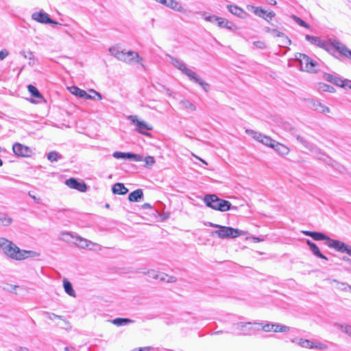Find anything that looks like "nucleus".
<instances>
[{
  "label": "nucleus",
  "instance_id": "1",
  "mask_svg": "<svg viewBox=\"0 0 351 351\" xmlns=\"http://www.w3.org/2000/svg\"><path fill=\"white\" fill-rule=\"evenodd\" d=\"M0 249L7 256L16 261H22L27 258H34L39 256V254L35 251L21 250L13 242L4 237H0Z\"/></svg>",
  "mask_w": 351,
  "mask_h": 351
},
{
  "label": "nucleus",
  "instance_id": "2",
  "mask_svg": "<svg viewBox=\"0 0 351 351\" xmlns=\"http://www.w3.org/2000/svg\"><path fill=\"white\" fill-rule=\"evenodd\" d=\"M305 38L306 40L310 42L311 44L326 49L327 51H330L332 49H336L341 55L348 58L351 60V50H350L344 44L341 43L339 40L336 39H330V44L327 42L322 40L320 38L306 35Z\"/></svg>",
  "mask_w": 351,
  "mask_h": 351
},
{
  "label": "nucleus",
  "instance_id": "3",
  "mask_svg": "<svg viewBox=\"0 0 351 351\" xmlns=\"http://www.w3.org/2000/svg\"><path fill=\"white\" fill-rule=\"evenodd\" d=\"M204 202L208 207L221 212L230 210L232 206L229 201L221 199L215 194L206 195Z\"/></svg>",
  "mask_w": 351,
  "mask_h": 351
},
{
  "label": "nucleus",
  "instance_id": "4",
  "mask_svg": "<svg viewBox=\"0 0 351 351\" xmlns=\"http://www.w3.org/2000/svg\"><path fill=\"white\" fill-rule=\"evenodd\" d=\"M241 230L232 227L221 226L219 229L210 232V236L217 234L220 239H234L241 235Z\"/></svg>",
  "mask_w": 351,
  "mask_h": 351
},
{
  "label": "nucleus",
  "instance_id": "5",
  "mask_svg": "<svg viewBox=\"0 0 351 351\" xmlns=\"http://www.w3.org/2000/svg\"><path fill=\"white\" fill-rule=\"evenodd\" d=\"M252 322H240L233 324V330L236 331V335H251L256 330L259 328H255L252 325Z\"/></svg>",
  "mask_w": 351,
  "mask_h": 351
},
{
  "label": "nucleus",
  "instance_id": "6",
  "mask_svg": "<svg viewBox=\"0 0 351 351\" xmlns=\"http://www.w3.org/2000/svg\"><path fill=\"white\" fill-rule=\"evenodd\" d=\"M298 143H300L304 146V147L311 151L318 160H322V159H324L326 154L322 152L319 148L308 142L305 138L298 137Z\"/></svg>",
  "mask_w": 351,
  "mask_h": 351
},
{
  "label": "nucleus",
  "instance_id": "7",
  "mask_svg": "<svg viewBox=\"0 0 351 351\" xmlns=\"http://www.w3.org/2000/svg\"><path fill=\"white\" fill-rule=\"evenodd\" d=\"M325 243L328 247L334 248L337 252L346 253L351 256V245L339 240H335L332 239H329V241H326Z\"/></svg>",
  "mask_w": 351,
  "mask_h": 351
},
{
  "label": "nucleus",
  "instance_id": "8",
  "mask_svg": "<svg viewBox=\"0 0 351 351\" xmlns=\"http://www.w3.org/2000/svg\"><path fill=\"white\" fill-rule=\"evenodd\" d=\"M246 133L252 136L253 138L256 139L258 142H261L263 145H265L270 147H273L274 144L276 141L274 139L271 138L270 137L265 136L252 130H246Z\"/></svg>",
  "mask_w": 351,
  "mask_h": 351
},
{
  "label": "nucleus",
  "instance_id": "9",
  "mask_svg": "<svg viewBox=\"0 0 351 351\" xmlns=\"http://www.w3.org/2000/svg\"><path fill=\"white\" fill-rule=\"evenodd\" d=\"M128 119L131 121L132 123H134L136 127V131L141 134L148 135L149 134L144 130H152V127L148 125L144 121H140L138 119L137 116L136 115H130L128 117Z\"/></svg>",
  "mask_w": 351,
  "mask_h": 351
},
{
  "label": "nucleus",
  "instance_id": "10",
  "mask_svg": "<svg viewBox=\"0 0 351 351\" xmlns=\"http://www.w3.org/2000/svg\"><path fill=\"white\" fill-rule=\"evenodd\" d=\"M112 156L117 159H128L136 162L143 160L142 156L131 152H114L112 154Z\"/></svg>",
  "mask_w": 351,
  "mask_h": 351
},
{
  "label": "nucleus",
  "instance_id": "11",
  "mask_svg": "<svg viewBox=\"0 0 351 351\" xmlns=\"http://www.w3.org/2000/svg\"><path fill=\"white\" fill-rule=\"evenodd\" d=\"M135 58H137V62L142 60V58H139L138 53L132 51L128 52L121 51L120 53H118V60L125 62H130Z\"/></svg>",
  "mask_w": 351,
  "mask_h": 351
},
{
  "label": "nucleus",
  "instance_id": "12",
  "mask_svg": "<svg viewBox=\"0 0 351 351\" xmlns=\"http://www.w3.org/2000/svg\"><path fill=\"white\" fill-rule=\"evenodd\" d=\"M65 184L69 188L76 189L80 192H85L87 190V186L84 182H79L74 178L66 180Z\"/></svg>",
  "mask_w": 351,
  "mask_h": 351
},
{
  "label": "nucleus",
  "instance_id": "13",
  "mask_svg": "<svg viewBox=\"0 0 351 351\" xmlns=\"http://www.w3.org/2000/svg\"><path fill=\"white\" fill-rule=\"evenodd\" d=\"M12 149L14 153L19 156L27 157L29 156L31 154L29 147L18 143L13 145Z\"/></svg>",
  "mask_w": 351,
  "mask_h": 351
},
{
  "label": "nucleus",
  "instance_id": "14",
  "mask_svg": "<svg viewBox=\"0 0 351 351\" xmlns=\"http://www.w3.org/2000/svg\"><path fill=\"white\" fill-rule=\"evenodd\" d=\"M32 19L43 24L52 22V19L49 17V15L43 11L34 12L32 14Z\"/></svg>",
  "mask_w": 351,
  "mask_h": 351
},
{
  "label": "nucleus",
  "instance_id": "15",
  "mask_svg": "<svg viewBox=\"0 0 351 351\" xmlns=\"http://www.w3.org/2000/svg\"><path fill=\"white\" fill-rule=\"evenodd\" d=\"M75 240L77 242V243H75L79 247L82 249H86L88 248L90 250H92V247L90 245H97V244L86 239L84 238H82L80 236L75 235Z\"/></svg>",
  "mask_w": 351,
  "mask_h": 351
},
{
  "label": "nucleus",
  "instance_id": "16",
  "mask_svg": "<svg viewBox=\"0 0 351 351\" xmlns=\"http://www.w3.org/2000/svg\"><path fill=\"white\" fill-rule=\"evenodd\" d=\"M280 126L285 131L289 132L293 137L295 138L298 141V137H302L300 135L298 130L295 129L292 125L287 121H282Z\"/></svg>",
  "mask_w": 351,
  "mask_h": 351
},
{
  "label": "nucleus",
  "instance_id": "17",
  "mask_svg": "<svg viewBox=\"0 0 351 351\" xmlns=\"http://www.w3.org/2000/svg\"><path fill=\"white\" fill-rule=\"evenodd\" d=\"M306 243L307 245H308L311 251L312 252V253L317 257L319 258H322V259H324V260H328L327 257L326 256H324L319 250L318 246L313 242H312L311 241L307 239L306 240Z\"/></svg>",
  "mask_w": 351,
  "mask_h": 351
},
{
  "label": "nucleus",
  "instance_id": "18",
  "mask_svg": "<svg viewBox=\"0 0 351 351\" xmlns=\"http://www.w3.org/2000/svg\"><path fill=\"white\" fill-rule=\"evenodd\" d=\"M227 8L230 12L239 18L243 19L247 15V13L237 5H228Z\"/></svg>",
  "mask_w": 351,
  "mask_h": 351
},
{
  "label": "nucleus",
  "instance_id": "19",
  "mask_svg": "<svg viewBox=\"0 0 351 351\" xmlns=\"http://www.w3.org/2000/svg\"><path fill=\"white\" fill-rule=\"evenodd\" d=\"M324 79L336 86L341 87V84H343L344 80L339 77L338 75H335L329 73H325Z\"/></svg>",
  "mask_w": 351,
  "mask_h": 351
},
{
  "label": "nucleus",
  "instance_id": "20",
  "mask_svg": "<svg viewBox=\"0 0 351 351\" xmlns=\"http://www.w3.org/2000/svg\"><path fill=\"white\" fill-rule=\"evenodd\" d=\"M309 57L304 53H298L295 56V59L300 62V69L302 71H306V69L308 66Z\"/></svg>",
  "mask_w": 351,
  "mask_h": 351
},
{
  "label": "nucleus",
  "instance_id": "21",
  "mask_svg": "<svg viewBox=\"0 0 351 351\" xmlns=\"http://www.w3.org/2000/svg\"><path fill=\"white\" fill-rule=\"evenodd\" d=\"M160 3L176 11H181L182 7L175 0H160Z\"/></svg>",
  "mask_w": 351,
  "mask_h": 351
},
{
  "label": "nucleus",
  "instance_id": "22",
  "mask_svg": "<svg viewBox=\"0 0 351 351\" xmlns=\"http://www.w3.org/2000/svg\"><path fill=\"white\" fill-rule=\"evenodd\" d=\"M112 191L114 194L125 195L128 192V189L124 186L123 183L117 182L112 187Z\"/></svg>",
  "mask_w": 351,
  "mask_h": 351
},
{
  "label": "nucleus",
  "instance_id": "23",
  "mask_svg": "<svg viewBox=\"0 0 351 351\" xmlns=\"http://www.w3.org/2000/svg\"><path fill=\"white\" fill-rule=\"evenodd\" d=\"M143 198V193L142 189H136L130 193L128 199L130 202H140Z\"/></svg>",
  "mask_w": 351,
  "mask_h": 351
},
{
  "label": "nucleus",
  "instance_id": "24",
  "mask_svg": "<svg viewBox=\"0 0 351 351\" xmlns=\"http://www.w3.org/2000/svg\"><path fill=\"white\" fill-rule=\"evenodd\" d=\"M170 62L178 69L180 70L182 72L184 71L186 68L185 63L181 60L174 58L171 56H169Z\"/></svg>",
  "mask_w": 351,
  "mask_h": 351
},
{
  "label": "nucleus",
  "instance_id": "25",
  "mask_svg": "<svg viewBox=\"0 0 351 351\" xmlns=\"http://www.w3.org/2000/svg\"><path fill=\"white\" fill-rule=\"evenodd\" d=\"M217 25L220 27L227 28L230 30L237 29L236 25L232 24V23L228 21L227 19L220 17V20L217 22Z\"/></svg>",
  "mask_w": 351,
  "mask_h": 351
},
{
  "label": "nucleus",
  "instance_id": "26",
  "mask_svg": "<svg viewBox=\"0 0 351 351\" xmlns=\"http://www.w3.org/2000/svg\"><path fill=\"white\" fill-rule=\"evenodd\" d=\"M272 148L281 155H287L289 152V149L287 146L276 141H275Z\"/></svg>",
  "mask_w": 351,
  "mask_h": 351
},
{
  "label": "nucleus",
  "instance_id": "27",
  "mask_svg": "<svg viewBox=\"0 0 351 351\" xmlns=\"http://www.w3.org/2000/svg\"><path fill=\"white\" fill-rule=\"evenodd\" d=\"M111 322L117 326H125L129 324L133 323L134 320L128 319V318H122V317H117L111 321Z\"/></svg>",
  "mask_w": 351,
  "mask_h": 351
},
{
  "label": "nucleus",
  "instance_id": "28",
  "mask_svg": "<svg viewBox=\"0 0 351 351\" xmlns=\"http://www.w3.org/2000/svg\"><path fill=\"white\" fill-rule=\"evenodd\" d=\"M69 90L73 95L77 96L80 98L85 99L86 96V92L85 90L80 89V88L75 86L70 87Z\"/></svg>",
  "mask_w": 351,
  "mask_h": 351
},
{
  "label": "nucleus",
  "instance_id": "29",
  "mask_svg": "<svg viewBox=\"0 0 351 351\" xmlns=\"http://www.w3.org/2000/svg\"><path fill=\"white\" fill-rule=\"evenodd\" d=\"M63 286H64L65 292L68 295H69L70 296H73V297L75 296V292L73 289L72 284L69 280H67L66 279H64L63 280Z\"/></svg>",
  "mask_w": 351,
  "mask_h": 351
},
{
  "label": "nucleus",
  "instance_id": "30",
  "mask_svg": "<svg viewBox=\"0 0 351 351\" xmlns=\"http://www.w3.org/2000/svg\"><path fill=\"white\" fill-rule=\"evenodd\" d=\"M28 91L31 93L32 96L41 100H44L43 97L38 90L36 87L34 86L29 84L27 86Z\"/></svg>",
  "mask_w": 351,
  "mask_h": 351
},
{
  "label": "nucleus",
  "instance_id": "31",
  "mask_svg": "<svg viewBox=\"0 0 351 351\" xmlns=\"http://www.w3.org/2000/svg\"><path fill=\"white\" fill-rule=\"evenodd\" d=\"M317 90L319 93L323 92H329V93H334L335 91V89L334 87L328 85L324 83H319L317 86Z\"/></svg>",
  "mask_w": 351,
  "mask_h": 351
},
{
  "label": "nucleus",
  "instance_id": "32",
  "mask_svg": "<svg viewBox=\"0 0 351 351\" xmlns=\"http://www.w3.org/2000/svg\"><path fill=\"white\" fill-rule=\"evenodd\" d=\"M12 222V219L5 213H0V225L4 226H10Z\"/></svg>",
  "mask_w": 351,
  "mask_h": 351
},
{
  "label": "nucleus",
  "instance_id": "33",
  "mask_svg": "<svg viewBox=\"0 0 351 351\" xmlns=\"http://www.w3.org/2000/svg\"><path fill=\"white\" fill-rule=\"evenodd\" d=\"M311 238L315 241L326 240V241H329V239H330L326 234L319 232H314L313 235H311Z\"/></svg>",
  "mask_w": 351,
  "mask_h": 351
},
{
  "label": "nucleus",
  "instance_id": "34",
  "mask_svg": "<svg viewBox=\"0 0 351 351\" xmlns=\"http://www.w3.org/2000/svg\"><path fill=\"white\" fill-rule=\"evenodd\" d=\"M90 93L91 94L86 93V99L101 100L102 99L101 95L96 90L91 89L90 90Z\"/></svg>",
  "mask_w": 351,
  "mask_h": 351
},
{
  "label": "nucleus",
  "instance_id": "35",
  "mask_svg": "<svg viewBox=\"0 0 351 351\" xmlns=\"http://www.w3.org/2000/svg\"><path fill=\"white\" fill-rule=\"evenodd\" d=\"M313 107L315 110L319 111L322 113H328L330 112V108L319 102H314Z\"/></svg>",
  "mask_w": 351,
  "mask_h": 351
},
{
  "label": "nucleus",
  "instance_id": "36",
  "mask_svg": "<svg viewBox=\"0 0 351 351\" xmlns=\"http://www.w3.org/2000/svg\"><path fill=\"white\" fill-rule=\"evenodd\" d=\"M322 161H324L326 164H327L329 166L332 167L335 169H338L339 167V165L332 158L329 157L328 156L326 155L324 156V159H322Z\"/></svg>",
  "mask_w": 351,
  "mask_h": 351
},
{
  "label": "nucleus",
  "instance_id": "37",
  "mask_svg": "<svg viewBox=\"0 0 351 351\" xmlns=\"http://www.w3.org/2000/svg\"><path fill=\"white\" fill-rule=\"evenodd\" d=\"M332 282L337 284L336 288L337 289H339V290H341L343 291H346L348 290L349 284H348L346 282H339L335 279L331 280L330 284H332Z\"/></svg>",
  "mask_w": 351,
  "mask_h": 351
},
{
  "label": "nucleus",
  "instance_id": "38",
  "mask_svg": "<svg viewBox=\"0 0 351 351\" xmlns=\"http://www.w3.org/2000/svg\"><path fill=\"white\" fill-rule=\"evenodd\" d=\"M182 73L184 74H185L186 75H187L191 80H193L195 82L196 81V79H198V77H199V76L196 74L195 72L188 69L187 67L184 69V71Z\"/></svg>",
  "mask_w": 351,
  "mask_h": 351
},
{
  "label": "nucleus",
  "instance_id": "39",
  "mask_svg": "<svg viewBox=\"0 0 351 351\" xmlns=\"http://www.w3.org/2000/svg\"><path fill=\"white\" fill-rule=\"evenodd\" d=\"M298 344L302 348L312 349L313 341L308 339H300Z\"/></svg>",
  "mask_w": 351,
  "mask_h": 351
},
{
  "label": "nucleus",
  "instance_id": "40",
  "mask_svg": "<svg viewBox=\"0 0 351 351\" xmlns=\"http://www.w3.org/2000/svg\"><path fill=\"white\" fill-rule=\"evenodd\" d=\"M180 104L184 108L190 110L191 111H195L196 110L195 106L187 99L182 100Z\"/></svg>",
  "mask_w": 351,
  "mask_h": 351
},
{
  "label": "nucleus",
  "instance_id": "41",
  "mask_svg": "<svg viewBox=\"0 0 351 351\" xmlns=\"http://www.w3.org/2000/svg\"><path fill=\"white\" fill-rule=\"evenodd\" d=\"M317 66V61L313 60L309 58L306 71L307 72H316V71H317L316 66Z\"/></svg>",
  "mask_w": 351,
  "mask_h": 351
},
{
  "label": "nucleus",
  "instance_id": "42",
  "mask_svg": "<svg viewBox=\"0 0 351 351\" xmlns=\"http://www.w3.org/2000/svg\"><path fill=\"white\" fill-rule=\"evenodd\" d=\"M61 158V156L55 151L51 152L47 154V159L51 162H56Z\"/></svg>",
  "mask_w": 351,
  "mask_h": 351
},
{
  "label": "nucleus",
  "instance_id": "43",
  "mask_svg": "<svg viewBox=\"0 0 351 351\" xmlns=\"http://www.w3.org/2000/svg\"><path fill=\"white\" fill-rule=\"evenodd\" d=\"M267 32H271L274 36L276 37H285L286 40H287V43H291V40L285 36V34L278 31L277 29L267 28Z\"/></svg>",
  "mask_w": 351,
  "mask_h": 351
},
{
  "label": "nucleus",
  "instance_id": "44",
  "mask_svg": "<svg viewBox=\"0 0 351 351\" xmlns=\"http://www.w3.org/2000/svg\"><path fill=\"white\" fill-rule=\"evenodd\" d=\"M291 18L295 23H297L300 26L306 27V28H309V25L308 23H306L304 21L301 19L300 17H298L295 15H292Z\"/></svg>",
  "mask_w": 351,
  "mask_h": 351
},
{
  "label": "nucleus",
  "instance_id": "45",
  "mask_svg": "<svg viewBox=\"0 0 351 351\" xmlns=\"http://www.w3.org/2000/svg\"><path fill=\"white\" fill-rule=\"evenodd\" d=\"M254 325H259L262 326L263 330L265 332H270L272 331L273 329V324H263V323H258V322H254Z\"/></svg>",
  "mask_w": 351,
  "mask_h": 351
},
{
  "label": "nucleus",
  "instance_id": "46",
  "mask_svg": "<svg viewBox=\"0 0 351 351\" xmlns=\"http://www.w3.org/2000/svg\"><path fill=\"white\" fill-rule=\"evenodd\" d=\"M20 53L25 58L29 60V64L32 65V60L34 59V56L32 51H21Z\"/></svg>",
  "mask_w": 351,
  "mask_h": 351
},
{
  "label": "nucleus",
  "instance_id": "47",
  "mask_svg": "<svg viewBox=\"0 0 351 351\" xmlns=\"http://www.w3.org/2000/svg\"><path fill=\"white\" fill-rule=\"evenodd\" d=\"M252 9L254 10V13L256 15H257L260 17L265 18V14L267 13V11L262 9L261 8L254 7V6H252Z\"/></svg>",
  "mask_w": 351,
  "mask_h": 351
},
{
  "label": "nucleus",
  "instance_id": "48",
  "mask_svg": "<svg viewBox=\"0 0 351 351\" xmlns=\"http://www.w3.org/2000/svg\"><path fill=\"white\" fill-rule=\"evenodd\" d=\"M338 326L342 332L348 334L351 337V326L348 324H339Z\"/></svg>",
  "mask_w": 351,
  "mask_h": 351
},
{
  "label": "nucleus",
  "instance_id": "49",
  "mask_svg": "<svg viewBox=\"0 0 351 351\" xmlns=\"http://www.w3.org/2000/svg\"><path fill=\"white\" fill-rule=\"evenodd\" d=\"M44 314L47 317L48 319H53L54 318H58V319H60L64 322H66V320L64 319V317L63 316H61V315H58L53 313H50V312H47V311H45L44 312Z\"/></svg>",
  "mask_w": 351,
  "mask_h": 351
},
{
  "label": "nucleus",
  "instance_id": "50",
  "mask_svg": "<svg viewBox=\"0 0 351 351\" xmlns=\"http://www.w3.org/2000/svg\"><path fill=\"white\" fill-rule=\"evenodd\" d=\"M62 237H60V239H62L63 241H65L66 242H69V237L75 238V235H73V234L70 232H62L61 233Z\"/></svg>",
  "mask_w": 351,
  "mask_h": 351
},
{
  "label": "nucleus",
  "instance_id": "51",
  "mask_svg": "<svg viewBox=\"0 0 351 351\" xmlns=\"http://www.w3.org/2000/svg\"><path fill=\"white\" fill-rule=\"evenodd\" d=\"M328 348V346L326 344L322 343H314L313 342L312 349H317V350H326Z\"/></svg>",
  "mask_w": 351,
  "mask_h": 351
},
{
  "label": "nucleus",
  "instance_id": "52",
  "mask_svg": "<svg viewBox=\"0 0 351 351\" xmlns=\"http://www.w3.org/2000/svg\"><path fill=\"white\" fill-rule=\"evenodd\" d=\"M204 19L207 21L211 22V23H217L219 20H220V17L215 16V15H209L206 16L204 17Z\"/></svg>",
  "mask_w": 351,
  "mask_h": 351
},
{
  "label": "nucleus",
  "instance_id": "53",
  "mask_svg": "<svg viewBox=\"0 0 351 351\" xmlns=\"http://www.w3.org/2000/svg\"><path fill=\"white\" fill-rule=\"evenodd\" d=\"M145 165L146 166H152L155 163V160L152 156H147L145 158Z\"/></svg>",
  "mask_w": 351,
  "mask_h": 351
},
{
  "label": "nucleus",
  "instance_id": "54",
  "mask_svg": "<svg viewBox=\"0 0 351 351\" xmlns=\"http://www.w3.org/2000/svg\"><path fill=\"white\" fill-rule=\"evenodd\" d=\"M341 87L346 89H351V81L349 80H344L343 84H341Z\"/></svg>",
  "mask_w": 351,
  "mask_h": 351
},
{
  "label": "nucleus",
  "instance_id": "55",
  "mask_svg": "<svg viewBox=\"0 0 351 351\" xmlns=\"http://www.w3.org/2000/svg\"><path fill=\"white\" fill-rule=\"evenodd\" d=\"M109 51L112 56H114L116 58L118 59V53H120L121 51H119L114 47H110L109 49Z\"/></svg>",
  "mask_w": 351,
  "mask_h": 351
},
{
  "label": "nucleus",
  "instance_id": "56",
  "mask_svg": "<svg viewBox=\"0 0 351 351\" xmlns=\"http://www.w3.org/2000/svg\"><path fill=\"white\" fill-rule=\"evenodd\" d=\"M253 45H254V46H255L256 47H257L258 49L265 48V43H263L262 41H254L253 43Z\"/></svg>",
  "mask_w": 351,
  "mask_h": 351
},
{
  "label": "nucleus",
  "instance_id": "57",
  "mask_svg": "<svg viewBox=\"0 0 351 351\" xmlns=\"http://www.w3.org/2000/svg\"><path fill=\"white\" fill-rule=\"evenodd\" d=\"M148 275L149 277L153 278L154 279H158L159 278V274H158L154 270H149L148 271Z\"/></svg>",
  "mask_w": 351,
  "mask_h": 351
},
{
  "label": "nucleus",
  "instance_id": "58",
  "mask_svg": "<svg viewBox=\"0 0 351 351\" xmlns=\"http://www.w3.org/2000/svg\"><path fill=\"white\" fill-rule=\"evenodd\" d=\"M154 88L158 90V91H160V92H162L164 91V90L165 89V86L160 83H157V84L156 85H154Z\"/></svg>",
  "mask_w": 351,
  "mask_h": 351
},
{
  "label": "nucleus",
  "instance_id": "59",
  "mask_svg": "<svg viewBox=\"0 0 351 351\" xmlns=\"http://www.w3.org/2000/svg\"><path fill=\"white\" fill-rule=\"evenodd\" d=\"M9 54V52L6 49H3L0 51V60H3Z\"/></svg>",
  "mask_w": 351,
  "mask_h": 351
},
{
  "label": "nucleus",
  "instance_id": "60",
  "mask_svg": "<svg viewBox=\"0 0 351 351\" xmlns=\"http://www.w3.org/2000/svg\"><path fill=\"white\" fill-rule=\"evenodd\" d=\"M289 329H290V328L287 326L280 325L279 330H280V332H288L289 330Z\"/></svg>",
  "mask_w": 351,
  "mask_h": 351
},
{
  "label": "nucleus",
  "instance_id": "61",
  "mask_svg": "<svg viewBox=\"0 0 351 351\" xmlns=\"http://www.w3.org/2000/svg\"><path fill=\"white\" fill-rule=\"evenodd\" d=\"M275 14L273 12H267L265 14V19L268 21V19H271L274 16Z\"/></svg>",
  "mask_w": 351,
  "mask_h": 351
},
{
  "label": "nucleus",
  "instance_id": "62",
  "mask_svg": "<svg viewBox=\"0 0 351 351\" xmlns=\"http://www.w3.org/2000/svg\"><path fill=\"white\" fill-rule=\"evenodd\" d=\"M167 278H168L167 274L162 273V274H159V278L158 279H159L160 281H166L167 282Z\"/></svg>",
  "mask_w": 351,
  "mask_h": 351
},
{
  "label": "nucleus",
  "instance_id": "63",
  "mask_svg": "<svg viewBox=\"0 0 351 351\" xmlns=\"http://www.w3.org/2000/svg\"><path fill=\"white\" fill-rule=\"evenodd\" d=\"M195 83L198 84L201 87L206 85V82H204L202 78L199 77L198 79H196Z\"/></svg>",
  "mask_w": 351,
  "mask_h": 351
},
{
  "label": "nucleus",
  "instance_id": "64",
  "mask_svg": "<svg viewBox=\"0 0 351 351\" xmlns=\"http://www.w3.org/2000/svg\"><path fill=\"white\" fill-rule=\"evenodd\" d=\"M176 281H177L176 277L173 276H168L167 282L173 283V282H176Z\"/></svg>",
  "mask_w": 351,
  "mask_h": 351
}]
</instances>
